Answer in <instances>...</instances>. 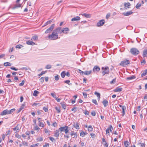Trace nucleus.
Wrapping results in <instances>:
<instances>
[{"mask_svg": "<svg viewBox=\"0 0 147 147\" xmlns=\"http://www.w3.org/2000/svg\"><path fill=\"white\" fill-rule=\"evenodd\" d=\"M61 29V27H59L53 30L52 34L48 36V38L51 40H55L58 39V34Z\"/></svg>", "mask_w": 147, "mask_h": 147, "instance_id": "f257e3e1", "label": "nucleus"}, {"mask_svg": "<svg viewBox=\"0 0 147 147\" xmlns=\"http://www.w3.org/2000/svg\"><path fill=\"white\" fill-rule=\"evenodd\" d=\"M15 111V109H13L10 110H8L7 109H5L1 113L0 115L3 116L7 114H9L12 113Z\"/></svg>", "mask_w": 147, "mask_h": 147, "instance_id": "f03ea898", "label": "nucleus"}, {"mask_svg": "<svg viewBox=\"0 0 147 147\" xmlns=\"http://www.w3.org/2000/svg\"><path fill=\"white\" fill-rule=\"evenodd\" d=\"M102 73L103 76L105 74H109V69L108 66L102 67L101 68Z\"/></svg>", "mask_w": 147, "mask_h": 147, "instance_id": "7ed1b4c3", "label": "nucleus"}, {"mask_svg": "<svg viewBox=\"0 0 147 147\" xmlns=\"http://www.w3.org/2000/svg\"><path fill=\"white\" fill-rule=\"evenodd\" d=\"M130 63L129 60L125 59L123 61H121L119 65L121 66L125 67Z\"/></svg>", "mask_w": 147, "mask_h": 147, "instance_id": "20e7f679", "label": "nucleus"}, {"mask_svg": "<svg viewBox=\"0 0 147 147\" xmlns=\"http://www.w3.org/2000/svg\"><path fill=\"white\" fill-rule=\"evenodd\" d=\"M130 52L131 53L134 55H136L139 53V51L136 49L133 48L131 49Z\"/></svg>", "mask_w": 147, "mask_h": 147, "instance_id": "39448f33", "label": "nucleus"}, {"mask_svg": "<svg viewBox=\"0 0 147 147\" xmlns=\"http://www.w3.org/2000/svg\"><path fill=\"white\" fill-rule=\"evenodd\" d=\"M55 26V25L54 24H52L49 28L46 30L45 33V34L50 33L54 29Z\"/></svg>", "mask_w": 147, "mask_h": 147, "instance_id": "423d86ee", "label": "nucleus"}, {"mask_svg": "<svg viewBox=\"0 0 147 147\" xmlns=\"http://www.w3.org/2000/svg\"><path fill=\"white\" fill-rule=\"evenodd\" d=\"M105 21L104 20H100L96 24V26L98 27H100L103 25L105 24Z\"/></svg>", "mask_w": 147, "mask_h": 147, "instance_id": "0eeeda50", "label": "nucleus"}, {"mask_svg": "<svg viewBox=\"0 0 147 147\" xmlns=\"http://www.w3.org/2000/svg\"><path fill=\"white\" fill-rule=\"evenodd\" d=\"M100 70V67L97 66H95L93 69V71L94 72H98Z\"/></svg>", "mask_w": 147, "mask_h": 147, "instance_id": "6e6552de", "label": "nucleus"}, {"mask_svg": "<svg viewBox=\"0 0 147 147\" xmlns=\"http://www.w3.org/2000/svg\"><path fill=\"white\" fill-rule=\"evenodd\" d=\"M69 30V29L67 28H65L63 29L61 31L59 32V33L61 34L62 33H66L67 32H66L67 31H68Z\"/></svg>", "mask_w": 147, "mask_h": 147, "instance_id": "1a4fd4ad", "label": "nucleus"}, {"mask_svg": "<svg viewBox=\"0 0 147 147\" xmlns=\"http://www.w3.org/2000/svg\"><path fill=\"white\" fill-rule=\"evenodd\" d=\"M71 136L73 138H77L78 137L77 132H74V131H72L70 134Z\"/></svg>", "mask_w": 147, "mask_h": 147, "instance_id": "9d476101", "label": "nucleus"}, {"mask_svg": "<svg viewBox=\"0 0 147 147\" xmlns=\"http://www.w3.org/2000/svg\"><path fill=\"white\" fill-rule=\"evenodd\" d=\"M124 9L130 8L129 6L131 5L130 3L129 2L125 3H124Z\"/></svg>", "mask_w": 147, "mask_h": 147, "instance_id": "9b49d317", "label": "nucleus"}, {"mask_svg": "<svg viewBox=\"0 0 147 147\" xmlns=\"http://www.w3.org/2000/svg\"><path fill=\"white\" fill-rule=\"evenodd\" d=\"M133 12L131 11H128L127 12H124L123 13V14L124 16H128L130 15L133 13Z\"/></svg>", "mask_w": 147, "mask_h": 147, "instance_id": "f8f14e48", "label": "nucleus"}, {"mask_svg": "<svg viewBox=\"0 0 147 147\" xmlns=\"http://www.w3.org/2000/svg\"><path fill=\"white\" fill-rule=\"evenodd\" d=\"M102 103L104 105V106L105 107H106L109 104L108 101L106 99H105L102 102Z\"/></svg>", "mask_w": 147, "mask_h": 147, "instance_id": "ddd939ff", "label": "nucleus"}, {"mask_svg": "<svg viewBox=\"0 0 147 147\" xmlns=\"http://www.w3.org/2000/svg\"><path fill=\"white\" fill-rule=\"evenodd\" d=\"M60 134L59 131L58 130H56L55 131L54 136L58 138Z\"/></svg>", "mask_w": 147, "mask_h": 147, "instance_id": "4468645a", "label": "nucleus"}, {"mask_svg": "<svg viewBox=\"0 0 147 147\" xmlns=\"http://www.w3.org/2000/svg\"><path fill=\"white\" fill-rule=\"evenodd\" d=\"M67 126H66L63 127H61L59 128V130L61 131H65V129H66Z\"/></svg>", "mask_w": 147, "mask_h": 147, "instance_id": "2eb2a0df", "label": "nucleus"}, {"mask_svg": "<svg viewBox=\"0 0 147 147\" xmlns=\"http://www.w3.org/2000/svg\"><path fill=\"white\" fill-rule=\"evenodd\" d=\"M80 19V17L76 16L72 18L71 19V21H75L79 20Z\"/></svg>", "mask_w": 147, "mask_h": 147, "instance_id": "dca6fc26", "label": "nucleus"}, {"mask_svg": "<svg viewBox=\"0 0 147 147\" xmlns=\"http://www.w3.org/2000/svg\"><path fill=\"white\" fill-rule=\"evenodd\" d=\"M123 88L121 87H117L115 90L114 91L115 92H121L122 91Z\"/></svg>", "mask_w": 147, "mask_h": 147, "instance_id": "f3484780", "label": "nucleus"}, {"mask_svg": "<svg viewBox=\"0 0 147 147\" xmlns=\"http://www.w3.org/2000/svg\"><path fill=\"white\" fill-rule=\"evenodd\" d=\"M26 43L28 45H35V43L34 42L30 40L27 41Z\"/></svg>", "mask_w": 147, "mask_h": 147, "instance_id": "a211bd4d", "label": "nucleus"}, {"mask_svg": "<svg viewBox=\"0 0 147 147\" xmlns=\"http://www.w3.org/2000/svg\"><path fill=\"white\" fill-rule=\"evenodd\" d=\"M74 127L76 129H79V123L77 122L76 123H74L73 125Z\"/></svg>", "mask_w": 147, "mask_h": 147, "instance_id": "6ab92c4d", "label": "nucleus"}, {"mask_svg": "<svg viewBox=\"0 0 147 147\" xmlns=\"http://www.w3.org/2000/svg\"><path fill=\"white\" fill-rule=\"evenodd\" d=\"M54 22V20L53 19L51 20H49L45 24L44 26H45L46 25H47L49 24H51V22Z\"/></svg>", "mask_w": 147, "mask_h": 147, "instance_id": "aec40b11", "label": "nucleus"}, {"mask_svg": "<svg viewBox=\"0 0 147 147\" xmlns=\"http://www.w3.org/2000/svg\"><path fill=\"white\" fill-rule=\"evenodd\" d=\"M147 74V69L144 70L143 72H142L141 74V76L143 77L145 76Z\"/></svg>", "mask_w": 147, "mask_h": 147, "instance_id": "412c9836", "label": "nucleus"}, {"mask_svg": "<svg viewBox=\"0 0 147 147\" xmlns=\"http://www.w3.org/2000/svg\"><path fill=\"white\" fill-rule=\"evenodd\" d=\"M94 94L96 95L98 97V100H100V94L99 93H98L96 92H94Z\"/></svg>", "mask_w": 147, "mask_h": 147, "instance_id": "4be33fe9", "label": "nucleus"}, {"mask_svg": "<svg viewBox=\"0 0 147 147\" xmlns=\"http://www.w3.org/2000/svg\"><path fill=\"white\" fill-rule=\"evenodd\" d=\"M82 16H84L86 18H90L91 16V14H86V13H84L82 14Z\"/></svg>", "mask_w": 147, "mask_h": 147, "instance_id": "5701e85b", "label": "nucleus"}, {"mask_svg": "<svg viewBox=\"0 0 147 147\" xmlns=\"http://www.w3.org/2000/svg\"><path fill=\"white\" fill-rule=\"evenodd\" d=\"M38 39V36L37 35H35L33 36L31 39L32 40H37Z\"/></svg>", "mask_w": 147, "mask_h": 147, "instance_id": "b1692460", "label": "nucleus"}, {"mask_svg": "<svg viewBox=\"0 0 147 147\" xmlns=\"http://www.w3.org/2000/svg\"><path fill=\"white\" fill-rule=\"evenodd\" d=\"M136 77L134 76H131L128 77L127 78L126 80H131L135 79Z\"/></svg>", "mask_w": 147, "mask_h": 147, "instance_id": "393cba45", "label": "nucleus"}, {"mask_svg": "<svg viewBox=\"0 0 147 147\" xmlns=\"http://www.w3.org/2000/svg\"><path fill=\"white\" fill-rule=\"evenodd\" d=\"M126 108L125 106H124L122 108V116H123L125 115V111L126 110Z\"/></svg>", "mask_w": 147, "mask_h": 147, "instance_id": "a878e982", "label": "nucleus"}, {"mask_svg": "<svg viewBox=\"0 0 147 147\" xmlns=\"http://www.w3.org/2000/svg\"><path fill=\"white\" fill-rule=\"evenodd\" d=\"M92 72V70H90L89 71H85L84 72V74L86 75H88L90 74Z\"/></svg>", "mask_w": 147, "mask_h": 147, "instance_id": "bb28decb", "label": "nucleus"}, {"mask_svg": "<svg viewBox=\"0 0 147 147\" xmlns=\"http://www.w3.org/2000/svg\"><path fill=\"white\" fill-rule=\"evenodd\" d=\"M87 134L86 132H84L83 131H82L80 133V136H81L83 137H84L85 135H86Z\"/></svg>", "mask_w": 147, "mask_h": 147, "instance_id": "cd10ccee", "label": "nucleus"}, {"mask_svg": "<svg viewBox=\"0 0 147 147\" xmlns=\"http://www.w3.org/2000/svg\"><path fill=\"white\" fill-rule=\"evenodd\" d=\"M60 104L62 106V108L64 109H65L66 108L65 104L64 102H61Z\"/></svg>", "mask_w": 147, "mask_h": 147, "instance_id": "c85d7f7f", "label": "nucleus"}, {"mask_svg": "<svg viewBox=\"0 0 147 147\" xmlns=\"http://www.w3.org/2000/svg\"><path fill=\"white\" fill-rule=\"evenodd\" d=\"M20 126L19 124H18L14 128H13V130L14 131H15L16 130L19 131L20 130L19 127V126Z\"/></svg>", "mask_w": 147, "mask_h": 147, "instance_id": "c756f323", "label": "nucleus"}, {"mask_svg": "<svg viewBox=\"0 0 147 147\" xmlns=\"http://www.w3.org/2000/svg\"><path fill=\"white\" fill-rule=\"evenodd\" d=\"M66 72L65 71H63L62 72H61V76L62 78H64Z\"/></svg>", "mask_w": 147, "mask_h": 147, "instance_id": "7c9ffc66", "label": "nucleus"}, {"mask_svg": "<svg viewBox=\"0 0 147 147\" xmlns=\"http://www.w3.org/2000/svg\"><path fill=\"white\" fill-rule=\"evenodd\" d=\"M21 6V4H17L15 5L13 7V9H15L17 8L18 7H20Z\"/></svg>", "mask_w": 147, "mask_h": 147, "instance_id": "2f4dec72", "label": "nucleus"}, {"mask_svg": "<svg viewBox=\"0 0 147 147\" xmlns=\"http://www.w3.org/2000/svg\"><path fill=\"white\" fill-rule=\"evenodd\" d=\"M4 65L5 66H10L11 65V64L9 62H7L4 63Z\"/></svg>", "mask_w": 147, "mask_h": 147, "instance_id": "473e14b6", "label": "nucleus"}, {"mask_svg": "<svg viewBox=\"0 0 147 147\" xmlns=\"http://www.w3.org/2000/svg\"><path fill=\"white\" fill-rule=\"evenodd\" d=\"M38 91L35 90L34 91V93H33V95L34 96H37V94L39 93Z\"/></svg>", "mask_w": 147, "mask_h": 147, "instance_id": "72a5a7b5", "label": "nucleus"}, {"mask_svg": "<svg viewBox=\"0 0 147 147\" xmlns=\"http://www.w3.org/2000/svg\"><path fill=\"white\" fill-rule=\"evenodd\" d=\"M93 128L91 125H89L88 127V130L89 131H92Z\"/></svg>", "mask_w": 147, "mask_h": 147, "instance_id": "f704fd0d", "label": "nucleus"}, {"mask_svg": "<svg viewBox=\"0 0 147 147\" xmlns=\"http://www.w3.org/2000/svg\"><path fill=\"white\" fill-rule=\"evenodd\" d=\"M124 146L125 147H128L129 145V142L128 141H126L124 143Z\"/></svg>", "mask_w": 147, "mask_h": 147, "instance_id": "c9c22d12", "label": "nucleus"}, {"mask_svg": "<svg viewBox=\"0 0 147 147\" xmlns=\"http://www.w3.org/2000/svg\"><path fill=\"white\" fill-rule=\"evenodd\" d=\"M55 109L57 111L58 113H59L61 112V111L60 110V108L57 107H55Z\"/></svg>", "mask_w": 147, "mask_h": 147, "instance_id": "e433bc0d", "label": "nucleus"}, {"mask_svg": "<svg viewBox=\"0 0 147 147\" xmlns=\"http://www.w3.org/2000/svg\"><path fill=\"white\" fill-rule=\"evenodd\" d=\"M108 128L109 131H110L111 132V131H112V130H113V127L111 125H110L109 126Z\"/></svg>", "mask_w": 147, "mask_h": 147, "instance_id": "4c0bfd02", "label": "nucleus"}, {"mask_svg": "<svg viewBox=\"0 0 147 147\" xmlns=\"http://www.w3.org/2000/svg\"><path fill=\"white\" fill-rule=\"evenodd\" d=\"M36 140L40 142L43 140V139L42 137H39L37 138Z\"/></svg>", "mask_w": 147, "mask_h": 147, "instance_id": "58836bf2", "label": "nucleus"}, {"mask_svg": "<svg viewBox=\"0 0 147 147\" xmlns=\"http://www.w3.org/2000/svg\"><path fill=\"white\" fill-rule=\"evenodd\" d=\"M51 68V66L50 65H47L45 67V68L47 69H49Z\"/></svg>", "mask_w": 147, "mask_h": 147, "instance_id": "ea45409f", "label": "nucleus"}, {"mask_svg": "<svg viewBox=\"0 0 147 147\" xmlns=\"http://www.w3.org/2000/svg\"><path fill=\"white\" fill-rule=\"evenodd\" d=\"M23 46L21 45H16V47L17 48L20 49Z\"/></svg>", "mask_w": 147, "mask_h": 147, "instance_id": "a19ab883", "label": "nucleus"}, {"mask_svg": "<svg viewBox=\"0 0 147 147\" xmlns=\"http://www.w3.org/2000/svg\"><path fill=\"white\" fill-rule=\"evenodd\" d=\"M64 82H65V83L68 84L69 85H71V83L69 84L70 81L69 80L65 81H64Z\"/></svg>", "mask_w": 147, "mask_h": 147, "instance_id": "79ce46f5", "label": "nucleus"}, {"mask_svg": "<svg viewBox=\"0 0 147 147\" xmlns=\"http://www.w3.org/2000/svg\"><path fill=\"white\" fill-rule=\"evenodd\" d=\"M34 129L36 130L39 131L40 129V128H39L37 125H36L34 126Z\"/></svg>", "mask_w": 147, "mask_h": 147, "instance_id": "37998d69", "label": "nucleus"}, {"mask_svg": "<svg viewBox=\"0 0 147 147\" xmlns=\"http://www.w3.org/2000/svg\"><path fill=\"white\" fill-rule=\"evenodd\" d=\"M116 82V78H115L112 80L110 82V84H115Z\"/></svg>", "mask_w": 147, "mask_h": 147, "instance_id": "c03bdc74", "label": "nucleus"}, {"mask_svg": "<svg viewBox=\"0 0 147 147\" xmlns=\"http://www.w3.org/2000/svg\"><path fill=\"white\" fill-rule=\"evenodd\" d=\"M46 71H42L40 74H39L38 75V76H41L42 75L44 74H45L46 72Z\"/></svg>", "mask_w": 147, "mask_h": 147, "instance_id": "a18cd8bd", "label": "nucleus"}, {"mask_svg": "<svg viewBox=\"0 0 147 147\" xmlns=\"http://www.w3.org/2000/svg\"><path fill=\"white\" fill-rule=\"evenodd\" d=\"M49 139L52 142H53L55 141L56 140H55L53 137H49Z\"/></svg>", "mask_w": 147, "mask_h": 147, "instance_id": "49530a36", "label": "nucleus"}, {"mask_svg": "<svg viewBox=\"0 0 147 147\" xmlns=\"http://www.w3.org/2000/svg\"><path fill=\"white\" fill-rule=\"evenodd\" d=\"M92 102L93 103L95 104L96 105H98V103L96 100L93 99L92 100Z\"/></svg>", "mask_w": 147, "mask_h": 147, "instance_id": "de8ad7c7", "label": "nucleus"}, {"mask_svg": "<svg viewBox=\"0 0 147 147\" xmlns=\"http://www.w3.org/2000/svg\"><path fill=\"white\" fill-rule=\"evenodd\" d=\"M45 77H42L40 79V80L41 82L43 83L44 82Z\"/></svg>", "mask_w": 147, "mask_h": 147, "instance_id": "09e8293b", "label": "nucleus"}, {"mask_svg": "<svg viewBox=\"0 0 147 147\" xmlns=\"http://www.w3.org/2000/svg\"><path fill=\"white\" fill-rule=\"evenodd\" d=\"M39 125L40 127H43L44 126V124L42 122H40V123H39Z\"/></svg>", "mask_w": 147, "mask_h": 147, "instance_id": "8fccbe9b", "label": "nucleus"}, {"mask_svg": "<svg viewBox=\"0 0 147 147\" xmlns=\"http://www.w3.org/2000/svg\"><path fill=\"white\" fill-rule=\"evenodd\" d=\"M24 80H22V82L20 83L19 84V85L20 86H23L24 85Z\"/></svg>", "mask_w": 147, "mask_h": 147, "instance_id": "3c124183", "label": "nucleus"}, {"mask_svg": "<svg viewBox=\"0 0 147 147\" xmlns=\"http://www.w3.org/2000/svg\"><path fill=\"white\" fill-rule=\"evenodd\" d=\"M141 5V4L140 3H138L136 6V8L137 9L139 7H140V6Z\"/></svg>", "mask_w": 147, "mask_h": 147, "instance_id": "603ef678", "label": "nucleus"}, {"mask_svg": "<svg viewBox=\"0 0 147 147\" xmlns=\"http://www.w3.org/2000/svg\"><path fill=\"white\" fill-rule=\"evenodd\" d=\"M51 95L55 98L57 97L56 95L54 93H51Z\"/></svg>", "mask_w": 147, "mask_h": 147, "instance_id": "864d4df0", "label": "nucleus"}, {"mask_svg": "<svg viewBox=\"0 0 147 147\" xmlns=\"http://www.w3.org/2000/svg\"><path fill=\"white\" fill-rule=\"evenodd\" d=\"M55 80L56 81L58 80H59V76L58 75H57L56 76H55Z\"/></svg>", "mask_w": 147, "mask_h": 147, "instance_id": "5fc2aeb1", "label": "nucleus"}, {"mask_svg": "<svg viewBox=\"0 0 147 147\" xmlns=\"http://www.w3.org/2000/svg\"><path fill=\"white\" fill-rule=\"evenodd\" d=\"M68 127H67L66 129H65V134H67V133L69 132V130L68 129Z\"/></svg>", "mask_w": 147, "mask_h": 147, "instance_id": "6e6d98bb", "label": "nucleus"}, {"mask_svg": "<svg viewBox=\"0 0 147 147\" xmlns=\"http://www.w3.org/2000/svg\"><path fill=\"white\" fill-rule=\"evenodd\" d=\"M25 106V104H22V106H21L20 107V110H22L24 108V107Z\"/></svg>", "mask_w": 147, "mask_h": 147, "instance_id": "4d7b16f0", "label": "nucleus"}, {"mask_svg": "<svg viewBox=\"0 0 147 147\" xmlns=\"http://www.w3.org/2000/svg\"><path fill=\"white\" fill-rule=\"evenodd\" d=\"M144 99L145 101H147V94H145V96L144 97Z\"/></svg>", "mask_w": 147, "mask_h": 147, "instance_id": "13d9d810", "label": "nucleus"}, {"mask_svg": "<svg viewBox=\"0 0 147 147\" xmlns=\"http://www.w3.org/2000/svg\"><path fill=\"white\" fill-rule=\"evenodd\" d=\"M43 109L45 111V112H47L48 111V109L47 108L44 107L43 108Z\"/></svg>", "mask_w": 147, "mask_h": 147, "instance_id": "bf43d9fd", "label": "nucleus"}, {"mask_svg": "<svg viewBox=\"0 0 147 147\" xmlns=\"http://www.w3.org/2000/svg\"><path fill=\"white\" fill-rule=\"evenodd\" d=\"M91 114L92 115L95 116L96 115L95 112L94 111H92L91 112Z\"/></svg>", "mask_w": 147, "mask_h": 147, "instance_id": "052dcab7", "label": "nucleus"}, {"mask_svg": "<svg viewBox=\"0 0 147 147\" xmlns=\"http://www.w3.org/2000/svg\"><path fill=\"white\" fill-rule=\"evenodd\" d=\"M5 56V54H3L0 55V59L3 58Z\"/></svg>", "mask_w": 147, "mask_h": 147, "instance_id": "680f3d73", "label": "nucleus"}, {"mask_svg": "<svg viewBox=\"0 0 147 147\" xmlns=\"http://www.w3.org/2000/svg\"><path fill=\"white\" fill-rule=\"evenodd\" d=\"M10 68L11 69L16 71L18 70V69H17L15 67H11Z\"/></svg>", "mask_w": 147, "mask_h": 147, "instance_id": "e2e57ef3", "label": "nucleus"}, {"mask_svg": "<svg viewBox=\"0 0 147 147\" xmlns=\"http://www.w3.org/2000/svg\"><path fill=\"white\" fill-rule=\"evenodd\" d=\"M71 110L73 111L76 112L77 110V108L75 107H74Z\"/></svg>", "mask_w": 147, "mask_h": 147, "instance_id": "0e129e2a", "label": "nucleus"}, {"mask_svg": "<svg viewBox=\"0 0 147 147\" xmlns=\"http://www.w3.org/2000/svg\"><path fill=\"white\" fill-rule=\"evenodd\" d=\"M44 131L45 133H47L49 131V130L46 128L44 129Z\"/></svg>", "mask_w": 147, "mask_h": 147, "instance_id": "69168bd1", "label": "nucleus"}, {"mask_svg": "<svg viewBox=\"0 0 147 147\" xmlns=\"http://www.w3.org/2000/svg\"><path fill=\"white\" fill-rule=\"evenodd\" d=\"M110 16V13H108L107 14L106 16V18L107 19H108Z\"/></svg>", "mask_w": 147, "mask_h": 147, "instance_id": "338daca9", "label": "nucleus"}, {"mask_svg": "<svg viewBox=\"0 0 147 147\" xmlns=\"http://www.w3.org/2000/svg\"><path fill=\"white\" fill-rule=\"evenodd\" d=\"M83 94L84 98H86L87 97V94L86 93L83 92Z\"/></svg>", "mask_w": 147, "mask_h": 147, "instance_id": "774afa93", "label": "nucleus"}]
</instances>
